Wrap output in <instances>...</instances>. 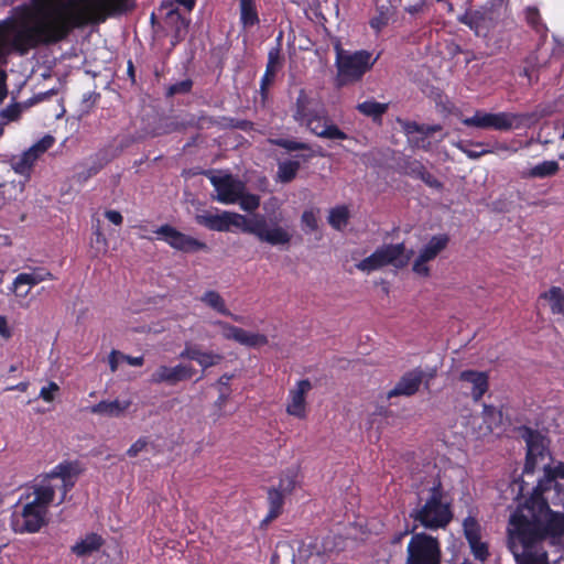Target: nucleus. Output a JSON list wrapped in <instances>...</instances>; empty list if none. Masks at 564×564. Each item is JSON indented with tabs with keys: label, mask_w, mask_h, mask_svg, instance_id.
<instances>
[{
	"label": "nucleus",
	"mask_w": 564,
	"mask_h": 564,
	"mask_svg": "<svg viewBox=\"0 0 564 564\" xmlns=\"http://www.w3.org/2000/svg\"><path fill=\"white\" fill-rule=\"evenodd\" d=\"M74 30L65 2L59 0L12 22L10 46L23 56L31 50L65 41Z\"/></svg>",
	"instance_id": "f257e3e1"
},
{
	"label": "nucleus",
	"mask_w": 564,
	"mask_h": 564,
	"mask_svg": "<svg viewBox=\"0 0 564 564\" xmlns=\"http://www.w3.org/2000/svg\"><path fill=\"white\" fill-rule=\"evenodd\" d=\"M510 536L517 538L524 550L551 539L553 542L564 538V512L554 511L549 502L523 512L517 509L510 516Z\"/></svg>",
	"instance_id": "f03ea898"
},
{
	"label": "nucleus",
	"mask_w": 564,
	"mask_h": 564,
	"mask_svg": "<svg viewBox=\"0 0 564 564\" xmlns=\"http://www.w3.org/2000/svg\"><path fill=\"white\" fill-rule=\"evenodd\" d=\"M196 221L210 230L220 232L229 231L231 227H236L271 246L290 243L292 238L291 234L279 225L269 228L263 215H254L252 218H248L237 213L223 212L221 214L197 215Z\"/></svg>",
	"instance_id": "7ed1b4c3"
},
{
	"label": "nucleus",
	"mask_w": 564,
	"mask_h": 564,
	"mask_svg": "<svg viewBox=\"0 0 564 564\" xmlns=\"http://www.w3.org/2000/svg\"><path fill=\"white\" fill-rule=\"evenodd\" d=\"M292 118L312 134L327 140H347L348 135L333 121L325 104L301 88L291 107Z\"/></svg>",
	"instance_id": "20e7f679"
},
{
	"label": "nucleus",
	"mask_w": 564,
	"mask_h": 564,
	"mask_svg": "<svg viewBox=\"0 0 564 564\" xmlns=\"http://www.w3.org/2000/svg\"><path fill=\"white\" fill-rule=\"evenodd\" d=\"M409 518L426 530L445 529L453 519L451 502L442 482L435 481L433 486L423 488L416 494V502L409 511Z\"/></svg>",
	"instance_id": "39448f33"
},
{
	"label": "nucleus",
	"mask_w": 564,
	"mask_h": 564,
	"mask_svg": "<svg viewBox=\"0 0 564 564\" xmlns=\"http://www.w3.org/2000/svg\"><path fill=\"white\" fill-rule=\"evenodd\" d=\"M135 0H64L74 29L104 23L110 17L126 14Z\"/></svg>",
	"instance_id": "423d86ee"
},
{
	"label": "nucleus",
	"mask_w": 564,
	"mask_h": 564,
	"mask_svg": "<svg viewBox=\"0 0 564 564\" xmlns=\"http://www.w3.org/2000/svg\"><path fill=\"white\" fill-rule=\"evenodd\" d=\"M55 498V486L52 484H40L34 487L33 492L26 495L28 501L22 507L20 514L11 517V528L15 533H36L46 525L48 508Z\"/></svg>",
	"instance_id": "0eeeda50"
},
{
	"label": "nucleus",
	"mask_w": 564,
	"mask_h": 564,
	"mask_svg": "<svg viewBox=\"0 0 564 564\" xmlns=\"http://www.w3.org/2000/svg\"><path fill=\"white\" fill-rule=\"evenodd\" d=\"M376 62L372 54L366 50L349 52L336 46L337 82L339 86L359 82L370 70Z\"/></svg>",
	"instance_id": "6e6552de"
},
{
	"label": "nucleus",
	"mask_w": 564,
	"mask_h": 564,
	"mask_svg": "<svg viewBox=\"0 0 564 564\" xmlns=\"http://www.w3.org/2000/svg\"><path fill=\"white\" fill-rule=\"evenodd\" d=\"M405 251L403 242L386 243L377 248L369 257L359 261L356 268L366 273L380 270L387 265L402 269L409 263L412 253V251L410 253Z\"/></svg>",
	"instance_id": "1a4fd4ad"
},
{
	"label": "nucleus",
	"mask_w": 564,
	"mask_h": 564,
	"mask_svg": "<svg viewBox=\"0 0 564 564\" xmlns=\"http://www.w3.org/2000/svg\"><path fill=\"white\" fill-rule=\"evenodd\" d=\"M269 142L275 147L285 149L289 152L293 151H305L306 153L297 154L295 155L296 160H286L283 162H280L278 164V178L281 183H290L292 182L301 167V162H308L312 158L318 155L323 156L324 154L321 151H314L310 143L291 140V139H284V138H276V139H269Z\"/></svg>",
	"instance_id": "9d476101"
},
{
	"label": "nucleus",
	"mask_w": 564,
	"mask_h": 564,
	"mask_svg": "<svg viewBox=\"0 0 564 564\" xmlns=\"http://www.w3.org/2000/svg\"><path fill=\"white\" fill-rule=\"evenodd\" d=\"M442 549L437 538L425 532L413 533L408 546L405 564H441Z\"/></svg>",
	"instance_id": "9b49d317"
},
{
	"label": "nucleus",
	"mask_w": 564,
	"mask_h": 564,
	"mask_svg": "<svg viewBox=\"0 0 564 564\" xmlns=\"http://www.w3.org/2000/svg\"><path fill=\"white\" fill-rule=\"evenodd\" d=\"M83 468L77 460H64L57 464L42 484H52L55 486V492H59L58 505L63 503L67 494L74 488Z\"/></svg>",
	"instance_id": "f8f14e48"
},
{
	"label": "nucleus",
	"mask_w": 564,
	"mask_h": 564,
	"mask_svg": "<svg viewBox=\"0 0 564 564\" xmlns=\"http://www.w3.org/2000/svg\"><path fill=\"white\" fill-rule=\"evenodd\" d=\"M158 239L163 240L172 249L183 253H196L199 251L208 252L209 247L206 242L198 240L195 237L186 235L175 227L165 224L154 230Z\"/></svg>",
	"instance_id": "ddd939ff"
},
{
	"label": "nucleus",
	"mask_w": 564,
	"mask_h": 564,
	"mask_svg": "<svg viewBox=\"0 0 564 564\" xmlns=\"http://www.w3.org/2000/svg\"><path fill=\"white\" fill-rule=\"evenodd\" d=\"M523 440L527 444L525 463L523 467L524 474H533L538 464L550 456L547 437L542 435L539 431L531 427H524Z\"/></svg>",
	"instance_id": "4468645a"
},
{
	"label": "nucleus",
	"mask_w": 564,
	"mask_h": 564,
	"mask_svg": "<svg viewBox=\"0 0 564 564\" xmlns=\"http://www.w3.org/2000/svg\"><path fill=\"white\" fill-rule=\"evenodd\" d=\"M518 115L511 112H485L477 110L473 117L462 120L466 127H475L479 129H494L498 131H509L514 127Z\"/></svg>",
	"instance_id": "2eb2a0df"
},
{
	"label": "nucleus",
	"mask_w": 564,
	"mask_h": 564,
	"mask_svg": "<svg viewBox=\"0 0 564 564\" xmlns=\"http://www.w3.org/2000/svg\"><path fill=\"white\" fill-rule=\"evenodd\" d=\"M208 177L217 192V200L219 203L236 204L242 191H246V184L235 178L231 174L223 176L210 175Z\"/></svg>",
	"instance_id": "dca6fc26"
},
{
	"label": "nucleus",
	"mask_w": 564,
	"mask_h": 564,
	"mask_svg": "<svg viewBox=\"0 0 564 564\" xmlns=\"http://www.w3.org/2000/svg\"><path fill=\"white\" fill-rule=\"evenodd\" d=\"M215 325L221 328V335L225 339L237 341L250 348L264 346L269 341L268 337L263 334L250 333L224 321H217Z\"/></svg>",
	"instance_id": "f3484780"
},
{
	"label": "nucleus",
	"mask_w": 564,
	"mask_h": 564,
	"mask_svg": "<svg viewBox=\"0 0 564 564\" xmlns=\"http://www.w3.org/2000/svg\"><path fill=\"white\" fill-rule=\"evenodd\" d=\"M426 377L421 367L404 372L395 386L387 393V399L395 397H412L416 394Z\"/></svg>",
	"instance_id": "a211bd4d"
},
{
	"label": "nucleus",
	"mask_w": 564,
	"mask_h": 564,
	"mask_svg": "<svg viewBox=\"0 0 564 564\" xmlns=\"http://www.w3.org/2000/svg\"><path fill=\"white\" fill-rule=\"evenodd\" d=\"M465 12L457 18V21L467 25L477 36L486 35L491 28V11L487 8L473 10V4L464 3Z\"/></svg>",
	"instance_id": "6ab92c4d"
},
{
	"label": "nucleus",
	"mask_w": 564,
	"mask_h": 564,
	"mask_svg": "<svg viewBox=\"0 0 564 564\" xmlns=\"http://www.w3.org/2000/svg\"><path fill=\"white\" fill-rule=\"evenodd\" d=\"M312 388V382L308 379H302L290 389L286 404V413L289 415L301 420L306 417V395Z\"/></svg>",
	"instance_id": "aec40b11"
},
{
	"label": "nucleus",
	"mask_w": 564,
	"mask_h": 564,
	"mask_svg": "<svg viewBox=\"0 0 564 564\" xmlns=\"http://www.w3.org/2000/svg\"><path fill=\"white\" fill-rule=\"evenodd\" d=\"M195 369L192 366L178 364L174 367L160 366L152 375L150 381L155 384L167 383L174 386L192 378Z\"/></svg>",
	"instance_id": "412c9836"
},
{
	"label": "nucleus",
	"mask_w": 564,
	"mask_h": 564,
	"mask_svg": "<svg viewBox=\"0 0 564 564\" xmlns=\"http://www.w3.org/2000/svg\"><path fill=\"white\" fill-rule=\"evenodd\" d=\"M336 539L335 535L327 534L321 540L316 539L311 543L307 547V564H325L337 547Z\"/></svg>",
	"instance_id": "4be33fe9"
},
{
	"label": "nucleus",
	"mask_w": 564,
	"mask_h": 564,
	"mask_svg": "<svg viewBox=\"0 0 564 564\" xmlns=\"http://www.w3.org/2000/svg\"><path fill=\"white\" fill-rule=\"evenodd\" d=\"M558 484L550 473L544 471L543 478H541L536 486L533 488L531 496L524 501L523 505H519L517 509H523V512L538 508L541 502H549L544 497V492L557 487Z\"/></svg>",
	"instance_id": "5701e85b"
},
{
	"label": "nucleus",
	"mask_w": 564,
	"mask_h": 564,
	"mask_svg": "<svg viewBox=\"0 0 564 564\" xmlns=\"http://www.w3.org/2000/svg\"><path fill=\"white\" fill-rule=\"evenodd\" d=\"M459 381L471 384V398L475 402L481 400L489 388V377L487 372L477 370H464L459 373Z\"/></svg>",
	"instance_id": "b1692460"
},
{
	"label": "nucleus",
	"mask_w": 564,
	"mask_h": 564,
	"mask_svg": "<svg viewBox=\"0 0 564 564\" xmlns=\"http://www.w3.org/2000/svg\"><path fill=\"white\" fill-rule=\"evenodd\" d=\"M118 155L117 152L109 153L108 150L99 151L91 165L76 174V180L80 183L88 181L90 177L97 175L109 162Z\"/></svg>",
	"instance_id": "393cba45"
},
{
	"label": "nucleus",
	"mask_w": 564,
	"mask_h": 564,
	"mask_svg": "<svg viewBox=\"0 0 564 564\" xmlns=\"http://www.w3.org/2000/svg\"><path fill=\"white\" fill-rule=\"evenodd\" d=\"M130 405H131L130 400H126V401L102 400V401L98 402L97 404H94L90 408V412L94 414L107 415L110 417H119L124 413V411H127L130 408Z\"/></svg>",
	"instance_id": "a878e982"
},
{
	"label": "nucleus",
	"mask_w": 564,
	"mask_h": 564,
	"mask_svg": "<svg viewBox=\"0 0 564 564\" xmlns=\"http://www.w3.org/2000/svg\"><path fill=\"white\" fill-rule=\"evenodd\" d=\"M239 6V22L243 29L259 24V12L256 0H236Z\"/></svg>",
	"instance_id": "bb28decb"
},
{
	"label": "nucleus",
	"mask_w": 564,
	"mask_h": 564,
	"mask_svg": "<svg viewBox=\"0 0 564 564\" xmlns=\"http://www.w3.org/2000/svg\"><path fill=\"white\" fill-rule=\"evenodd\" d=\"M105 541L101 535L97 533H88L85 539L78 541L72 546V552L79 557L99 551Z\"/></svg>",
	"instance_id": "cd10ccee"
},
{
	"label": "nucleus",
	"mask_w": 564,
	"mask_h": 564,
	"mask_svg": "<svg viewBox=\"0 0 564 564\" xmlns=\"http://www.w3.org/2000/svg\"><path fill=\"white\" fill-rule=\"evenodd\" d=\"M55 276L44 268H35L30 273H20L13 281L14 290L18 291L21 285H36L46 280H54Z\"/></svg>",
	"instance_id": "c85d7f7f"
},
{
	"label": "nucleus",
	"mask_w": 564,
	"mask_h": 564,
	"mask_svg": "<svg viewBox=\"0 0 564 564\" xmlns=\"http://www.w3.org/2000/svg\"><path fill=\"white\" fill-rule=\"evenodd\" d=\"M39 158L40 156L29 148L20 156L13 158L12 169L15 173L29 177Z\"/></svg>",
	"instance_id": "c756f323"
},
{
	"label": "nucleus",
	"mask_w": 564,
	"mask_h": 564,
	"mask_svg": "<svg viewBox=\"0 0 564 564\" xmlns=\"http://www.w3.org/2000/svg\"><path fill=\"white\" fill-rule=\"evenodd\" d=\"M356 109L361 115L371 118L375 122H381L382 116L388 111L389 104L379 102L375 99H368L362 102H359L356 106Z\"/></svg>",
	"instance_id": "7c9ffc66"
},
{
	"label": "nucleus",
	"mask_w": 564,
	"mask_h": 564,
	"mask_svg": "<svg viewBox=\"0 0 564 564\" xmlns=\"http://www.w3.org/2000/svg\"><path fill=\"white\" fill-rule=\"evenodd\" d=\"M286 495L275 490L273 487L268 489V505L269 511L265 518L262 520V523H270L274 519H276L283 511L284 499Z\"/></svg>",
	"instance_id": "2f4dec72"
},
{
	"label": "nucleus",
	"mask_w": 564,
	"mask_h": 564,
	"mask_svg": "<svg viewBox=\"0 0 564 564\" xmlns=\"http://www.w3.org/2000/svg\"><path fill=\"white\" fill-rule=\"evenodd\" d=\"M448 241L449 238L445 234L433 236L419 256L422 257V260L432 261L447 247Z\"/></svg>",
	"instance_id": "473e14b6"
},
{
	"label": "nucleus",
	"mask_w": 564,
	"mask_h": 564,
	"mask_svg": "<svg viewBox=\"0 0 564 564\" xmlns=\"http://www.w3.org/2000/svg\"><path fill=\"white\" fill-rule=\"evenodd\" d=\"M560 172V164L555 160L543 161L532 167L525 173L524 177L528 178H546L556 175Z\"/></svg>",
	"instance_id": "72a5a7b5"
},
{
	"label": "nucleus",
	"mask_w": 564,
	"mask_h": 564,
	"mask_svg": "<svg viewBox=\"0 0 564 564\" xmlns=\"http://www.w3.org/2000/svg\"><path fill=\"white\" fill-rule=\"evenodd\" d=\"M540 299L549 302L552 314L562 315L564 318V291L560 286H551L540 294Z\"/></svg>",
	"instance_id": "f704fd0d"
},
{
	"label": "nucleus",
	"mask_w": 564,
	"mask_h": 564,
	"mask_svg": "<svg viewBox=\"0 0 564 564\" xmlns=\"http://www.w3.org/2000/svg\"><path fill=\"white\" fill-rule=\"evenodd\" d=\"M525 22L540 36L541 41L547 37V26L543 22L540 11L536 7H528L524 10Z\"/></svg>",
	"instance_id": "c9c22d12"
},
{
	"label": "nucleus",
	"mask_w": 564,
	"mask_h": 564,
	"mask_svg": "<svg viewBox=\"0 0 564 564\" xmlns=\"http://www.w3.org/2000/svg\"><path fill=\"white\" fill-rule=\"evenodd\" d=\"M393 15V10L388 6H377L376 14L369 20V25L376 33H380L389 24Z\"/></svg>",
	"instance_id": "e433bc0d"
},
{
	"label": "nucleus",
	"mask_w": 564,
	"mask_h": 564,
	"mask_svg": "<svg viewBox=\"0 0 564 564\" xmlns=\"http://www.w3.org/2000/svg\"><path fill=\"white\" fill-rule=\"evenodd\" d=\"M200 302H203L206 306L213 308L217 313L224 315V314H230V311L226 306V302L223 299V296L214 290L206 291L202 297Z\"/></svg>",
	"instance_id": "4c0bfd02"
},
{
	"label": "nucleus",
	"mask_w": 564,
	"mask_h": 564,
	"mask_svg": "<svg viewBox=\"0 0 564 564\" xmlns=\"http://www.w3.org/2000/svg\"><path fill=\"white\" fill-rule=\"evenodd\" d=\"M474 147L478 148L479 150L467 149L464 147H460V149L470 159H478L487 153H492L495 150L507 151L509 149L506 143L499 142H496L492 149L486 148V144L481 142L474 144Z\"/></svg>",
	"instance_id": "58836bf2"
},
{
	"label": "nucleus",
	"mask_w": 564,
	"mask_h": 564,
	"mask_svg": "<svg viewBox=\"0 0 564 564\" xmlns=\"http://www.w3.org/2000/svg\"><path fill=\"white\" fill-rule=\"evenodd\" d=\"M349 218V212L346 206H338L329 212L328 223L335 229H341L347 225Z\"/></svg>",
	"instance_id": "ea45409f"
},
{
	"label": "nucleus",
	"mask_w": 564,
	"mask_h": 564,
	"mask_svg": "<svg viewBox=\"0 0 564 564\" xmlns=\"http://www.w3.org/2000/svg\"><path fill=\"white\" fill-rule=\"evenodd\" d=\"M296 478L297 475L295 471L286 470L280 476L278 486L273 488L286 496L291 495L296 487Z\"/></svg>",
	"instance_id": "a19ab883"
},
{
	"label": "nucleus",
	"mask_w": 564,
	"mask_h": 564,
	"mask_svg": "<svg viewBox=\"0 0 564 564\" xmlns=\"http://www.w3.org/2000/svg\"><path fill=\"white\" fill-rule=\"evenodd\" d=\"M283 56L281 54V47L280 44L272 47L268 53V63H267V70H270L274 74L279 72V69L283 66Z\"/></svg>",
	"instance_id": "79ce46f5"
},
{
	"label": "nucleus",
	"mask_w": 564,
	"mask_h": 564,
	"mask_svg": "<svg viewBox=\"0 0 564 564\" xmlns=\"http://www.w3.org/2000/svg\"><path fill=\"white\" fill-rule=\"evenodd\" d=\"M240 208L245 212L252 213L260 206V196L257 194L247 193L242 191L238 202Z\"/></svg>",
	"instance_id": "37998d69"
},
{
	"label": "nucleus",
	"mask_w": 564,
	"mask_h": 564,
	"mask_svg": "<svg viewBox=\"0 0 564 564\" xmlns=\"http://www.w3.org/2000/svg\"><path fill=\"white\" fill-rule=\"evenodd\" d=\"M464 528V534L466 540L469 541H476L480 536V527L477 522V520L473 517H467L463 522Z\"/></svg>",
	"instance_id": "c03bdc74"
},
{
	"label": "nucleus",
	"mask_w": 564,
	"mask_h": 564,
	"mask_svg": "<svg viewBox=\"0 0 564 564\" xmlns=\"http://www.w3.org/2000/svg\"><path fill=\"white\" fill-rule=\"evenodd\" d=\"M402 167L405 175L415 180H417L425 170L424 164L416 159L406 160Z\"/></svg>",
	"instance_id": "a18cd8bd"
},
{
	"label": "nucleus",
	"mask_w": 564,
	"mask_h": 564,
	"mask_svg": "<svg viewBox=\"0 0 564 564\" xmlns=\"http://www.w3.org/2000/svg\"><path fill=\"white\" fill-rule=\"evenodd\" d=\"M193 80L189 78L172 84L166 90V96L172 97L180 94H188L193 88Z\"/></svg>",
	"instance_id": "49530a36"
},
{
	"label": "nucleus",
	"mask_w": 564,
	"mask_h": 564,
	"mask_svg": "<svg viewBox=\"0 0 564 564\" xmlns=\"http://www.w3.org/2000/svg\"><path fill=\"white\" fill-rule=\"evenodd\" d=\"M301 221L306 234L318 229L317 217L313 209L304 210L301 217Z\"/></svg>",
	"instance_id": "de8ad7c7"
},
{
	"label": "nucleus",
	"mask_w": 564,
	"mask_h": 564,
	"mask_svg": "<svg viewBox=\"0 0 564 564\" xmlns=\"http://www.w3.org/2000/svg\"><path fill=\"white\" fill-rule=\"evenodd\" d=\"M518 564H549L547 554H534L531 552L524 553L522 556H517Z\"/></svg>",
	"instance_id": "09e8293b"
},
{
	"label": "nucleus",
	"mask_w": 564,
	"mask_h": 564,
	"mask_svg": "<svg viewBox=\"0 0 564 564\" xmlns=\"http://www.w3.org/2000/svg\"><path fill=\"white\" fill-rule=\"evenodd\" d=\"M468 543H469V546L471 549L474 556L477 560L485 561L488 557V555H489L488 546L486 543L481 542V538H478L475 542L469 541Z\"/></svg>",
	"instance_id": "8fccbe9b"
},
{
	"label": "nucleus",
	"mask_w": 564,
	"mask_h": 564,
	"mask_svg": "<svg viewBox=\"0 0 564 564\" xmlns=\"http://www.w3.org/2000/svg\"><path fill=\"white\" fill-rule=\"evenodd\" d=\"M55 139L46 134L42 139H40L35 144H33L30 149H32L39 156L46 152L50 148L53 147Z\"/></svg>",
	"instance_id": "3c124183"
},
{
	"label": "nucleus",
	"mask_w": 564,
	"mask_h": 564,
	"mask_svg": "<svg viewBox=\"0 0 564 564\" xmlns=\"http://www.w3.org/2000/svg\"><path fill=\"white\" fill-rule=\"evenodd\" d=\"M224 359V356L220 355V354H215L213 351H207L204 357L202 358V360H199V366L203 368V369H207V368H210L213 366H216L218 365L221 360Z\"/></svg>",
	"instance_id": "603ef678"
},
{
	"label": "nucleus",
	"mask_w": 564,
	"mask_h": 564,
	"mask_svg": "<svg viewBox=\"0 0 564 564\" xmlns=\"http://www.w3.org/2000/svg\"><path fill=\"white\" fill-rule=\"evenodd\" d=\"M59 390L56 382L51 381L46 387H43L40 391V398L45 402H52L55 399V392Z\"/></svg>",
	"instance_id": "864d4df0"
},
{
	"label": "nucleus",
	"mask_w": 564,
	"mask_h": 564,
	"mask_svg": "<svg viewBox=\"0 0 564 564\" xmlns=\"http://www.w3.org/2000/svg\"><path fill=\"white\" fill-rule=\"evenodd\" d=\"M275 75L276 74L265 69V72L261 78V82H260V94L263 98H267V96L269 94V87L274 82Z\"/></svg>",
	"instance_id": "5fc2aeb1"
},
{
	"label": "nucleus",
	"mask_w": 564,
	"mask_h": 564,
	"mask_svg": "<svg viewBox=\"0 0 564 564\" xmlns=\"http://www.w3.org/2000/svg\"><path fill=\"white\" fill-rule=\"evenodd\" d=\"M417 180L422 181L431 188L440 189L443 187V183L438 181L432 173H430L426 167Z\"/></svg>",
	"instance_id": "6e6d98bb"
},
{
	"label": "nucleus",
	"mask_w": 564,
	"mask_h": 564,
	"mask_svg": "<svg viewBox=\"0 0 564 564\" xmlns=\"http://www.w3.org/2000/svg\"><path fill=\"white\" fill-rule=\"evenodd\" d=\"M149 441L147 437L138 438L127 451L129 457H137L148 446Z\"/></svg>",
	"instance_id": "4d7b16f0"
},
{
	"label": "nucleus",
	"mask_w": 564,
	"mask_h": 564,
	"mask_svg": "<svg viewBox=\"0 0 564 564\" xmlns=\"http://www.w3.org/2000/svg\"><path fill=\"white\" fill-rule=\"evenodd\" d=\"M427 262V260H422V257L419 256L413 263L412 270L420 275L429 276L430 268L426 264Z\"/></svg>",
	"instance_id": "13d9d810"
},
{
	"label": "nucleus",
	"mask_w": 564,
	"mask_h": 564,
	"mask_svg": "<svg viewBox=\"0 0 564 564\" xmlns=\"http://www.w3.org/2000/svg\"><path fill=\"white\" fill-rule=\"evenodd\" d=\"M228 399H229V391H220L217 400L214 403L215 408L218 409V413L216 414L215 420H218L223 415L221 410L225 406V404L227 403Z\"/></svg>",
	"instance_id": "bf43d9fd"
},
{
	"label": "nucleus",
	"mask_w": 564,
	"mask_h": 564,
	"mask_svg": "<svg viewBox=\"0 0 564 564\" xmlns=\"http://www.w3.org/2000/svg\"><path fill=\"white\" fill-rule=\"evenodd\" d=\"M544 471H547L550 473L552 476H554V479L556 480L557 478H561V479H564V463L563 462H560L557 465H555L554 467H551V466H545L544 467Z\"/></svg>",
	"instance_id": "052dcab7"
},
{
	"label": "nucleus",
	"mask_w": 564,
	"mask_h": 564,
	"mask_svg": "<svg viewBox=\"0 0 564 564\" xmlns=\"http://www.w3.org/2000/svg\"><path fill=\"white\" fill-rule=\"evenodd\" d=\"M402 129L405 134L420 133L422 130L421 123H417L416 121H403Z\"/></svg>",
	"instance_id": "680f3d73"
},
{
	"label": "nucleus",
	"mask_w": 564,
	"mask_h": 564,
	"mask_svg": "<svg viewBox=\"0 0 564 564\" xmlns=\"http://www.w3.org/2000/svg\"><path fill=\"white\" fill-rule=\"evenodd\" d=\"M105 217L116 226H120L123 223V217L118 210H113V209L106 210Z\"/></svg>",
	"instance_id": "e2e57ef3"
},
{
	"label": "nucleus",
	"mask_w": 564,
	"mask_h": 564,
	"mask_svg": "<svg viewBox=\"0 0 564 564\" xmlns=\"http://www.w3.org/2000/svg\"><path fill=\"white\" fill-rule=\"evenodd\" d=\"M198 351H199L198 346H186L180 356H181V358L194 360L196 358Z\"/></svg>",
	"instance_id": "0e129e2a"
},
{
	"label": "nucleus",
	"mask_w": 564,
	"mask_h": 564,
	"mask_svg": "<svg viewBox=\"0 0 564 564\" xmlns=\"http://www.w3.org/2000/svg\"><path fill=\"white\" fill-rule=\"evenodd\" d=\"M161 9H165L166 10V18H171V19L172 18H176V19L181 18L178 9L177 8H173V3L172 2H162Z\"/></svg>",
	"instance_id": "69168bd1"
},
{
	"label": "nucleus",
	"mask_w": 564,
	"mask_h": 564,
	"mask_svg": "<svg viewBox=\"0 0 564 564\" xmlns=\"http://www.w3.org/2000/svg\"><path fill=\"white\" fill-rule=\"evenodd\" d=\"M0 336L6 339H9L12 336V333L8 325V321L3 315H0Z\"/></svg>",
	"instance_id": "338daca9"
},
{
	"label": "nucleus",
	"mask_w": 564,
	"mask_h": 564,
	"mask_svg": "<svg viewBox=\"0 0 564 564\" xmlns=\"http://www.w3.org/2000/svg\"><path fill=\"white\" fill-rule=\"evenodd\" d=\"M421 128L422 130L420 131V134H423L424 137H430L442 130L440 124H421Z\"/></svg>",
	"instance_id": "774afa93"
}]
</instances>
